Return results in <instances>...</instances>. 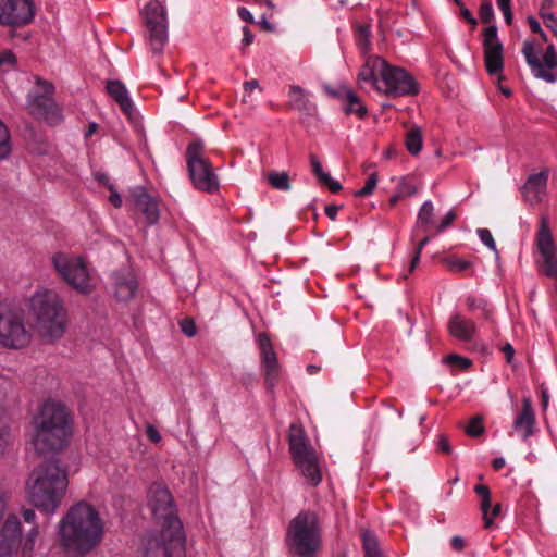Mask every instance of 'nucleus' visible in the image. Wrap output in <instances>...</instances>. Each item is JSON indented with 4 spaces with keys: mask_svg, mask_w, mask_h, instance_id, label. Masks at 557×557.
I'll return each instance as SVG.
<instances>
[{
    "mask_svg": "<svg viewBox=\"0 0 557 557\" xmlns=\"http://www.w3.org/2000/svg\"><path fill=\"white\" fill-rule=\"evenodd\" d=\"M149 506L161 529L145 540L144 557H184L183 524L174 511L169 490L162 485H153L149 490Z\"/></svg>",
    "mask_w": 557,
    "mask_h": 557,
    "instance_id": "obj_1",
    "label": "nucleus"
},
{
    "mask_svg": "<svg viewBox=\"0 0 557 557\" xmlns=\"http://www.w3.org/2000/svg\"><path fill=\"white\" fill-rule=\"evenodd\" d=\"M58 534L65 549L85 555L101 543L104 525L96 508L82 500L73 505L60 520Z\"/></svg>",
    "mask_w": 557,
    "mask_h": 557,
    "instance_id": "obj_2",
    "label": "nucleus"
},
{
    "mask_svg": "<svg viewBox=\"0 0 557 557\" xmlns=\"http://www.w3.org/2000/svg\"><path fill=\"white\" fill-rule=\"evenodd\" d=\"M27 311L33 329L45 343H54L64 336L67 310L57 290L38 287L28 299Z\"/></svg>",
    "mask_w": 557,
    "mask_h": 557,
    "instance_id": "obj_3",
    "label": "nucleus"
},
{
    "mask_svg": "<svg viewBox=\"0 0 557 557\" xmlns=\"http://www.w3.org/2000/svg\"><path fill=\"white\" fill-rule=\"evenodd\" d=\"M66 488V472L54 461L35 468L25 487L28 502L49 516H52L61 505Z\"/></svg>",
    "mask_w": 557,
    "mask_h": 557,
    "instance_id": "obj_4",
    "label": "nucleus"
},
{
    "mask_svg": "<svg viewBox=\"0 0 557 557\" xmlns=\"http://www.w3.org/2000/svg\"><path fill=\"white\" fill-rule=\"evenodd\" d=\"M32 443L40 454L62 449L71 435L69 416L65 408L54 401H45L33 419Z\"/></svg>",
    "mask_w": 557,
    "mask_h": 557,
    "instance_id": "obj_5",
    "label": "nucleus"
},
{
    "mask_svg": "<svg viewBox=\"0 0 557 557\" xmlns=\"http://www.w3.org/2000/svg\"><path fill=\"white\" fill-rule=\"evenodd\" d=\"M51 264L58 276L76 293L89 295L96 289L97 280L82 257L59 251L52 255Z\"/></svg>",
    "mask_w": 557,
    "mask_h": 557,
    "instance_id": "obj_6",
    "label": "nucleus"
},
{
    "mask_svg": "<svg viewBox=\"0 0 557 557\" xmlns=\"http://www.w3.org/2000/svg\"><path fill=\"white\" fill-rule=\"evenodd\" d=\"M286 541L297 556L314 557L321 542L317 515L299 512L289 523Z\"/></svg>",
    "mask_w": 557,
    "mask_h": 557,
    "instance_id": "obj_7",
    "label": "nucleus"
},
{
    "mask_svg": "<svg viewBox=\"0 0 557 557\" xmlns=\"http://www.w3.org/2000/svg\"><path fill=\"white\" fill-rule=\"evenodd\" d=\"M289 450L296 467L308 484L317 486L322 481L319 458L307 441L301 426L292 424L288 432Z\"/></svg>",
    "mask_w": 557,
    "mask_h": 557,
    "instance_id": "obj_8",
    "label": "nucleus"
},
{
    "mask_svg": "<svg viewBox=\"0 0 557 557\" xmlns=\"http://www.w3.org/2000/svg\"><path fill=\"white\" fill-rule=\"evenodd\" d=\"M32 339L27 330L24 313L20 308L9 304H0V346L9 349L26 347Z\"/></svg>",
    "mask_w": 557,
    "mask_h": 557,
    "instance_id": "obj_9",
    "label": "nucleus"
},
{
    "mask_svg": "<svg viewBox=\"0 0 557 557\" xmlns=\"http://www.w3.org/2000/svg\"><path fill=\"white\" fill-rule=\"evenodd\" d=\"M203 146L199 141L191 143L186 151L187 165L193 185L206 193L219 189V180L210 162L202 156Z\"/></svg>",
    "mask_w": 557,
    "mask_h": 557,
    "instance_id": "obj_10",
    "label": "nucleus"
},
{
    "mask_svg": "<svg viewBox=\"0 0 557 557\" xmlns=\"http://www.w3.org/2000/svg\"><path fill=\"white\" fill-rule=\"evenodd\" d=\"M53 86L45 81L37 79V87L28 94L27 108L29 113L50 125H57L62 121L61 109L51 98Z\"/></svg>",
    "mask_w": 557,
    "mask_h": 557,
    "instance_id": "obj_11",
    "label": "nucleus"
},
{
    "mask_svg": "<svg viewBox=\"0 0 557 557\" xmlns=\"http://www.w3.org/2000/svg\"><path fill=\"white\" fill-rule=\"evenodd\" d=\"M149 33V44L154 53H160L168 40V17L164 5L159 0H150L143 10Z\"/></svg>",
    "mask_w": 557,
    "mask_h": 557,
    "instance_id": "obj_12",
    "label": "nucleus"
},
{
    "mask_svg": "<svg viewBox=\"0 0 557 557\" xmlns=\"http://www.w3.org/2000/svg\"><path fill=\"white\" fill-rule=\"evenodd\" d=\"M535 247L540 255L537 265L544 275L557 278L556 244L549 230V220L543 215L540 220L539 231L535 236Z\"/></svg>",
    "mask_w": 557,
    "mask_h": 557,
    "instance_id": "obj_13",
    "label": "nucleus"
},
{
    "mask_svg": "<svg viewBox=\"0 0 557 557\" xmlns=\"http://www.w3.org/2000/svg\"><path fill=\"white\" fill-rule=\"evenodd\" d=\"M376 90L396 98L414 95L418 92V87L413 77L404 69L389 65L386 62L380 85H376Z\"/></svg>",
    "mask_w": 557,
    "mask_h": 557,
    "instance_id": "obj_14",
    "label": "nucleus"
},
{
    "mask_svg": "<svg viewBox=\"0 0 557 557\" xmlns=\"http://www.w3.org/2000/svg\"><path fill=\"white\" fill-rule=\"evenodd\" d=\"M35 17L33 0H0V26L20 28Z\"/></svg>",
    "mask_w": 557,
    "mask_h": 557,
    "instance_id": "obj_15",
    "label": "nucleus"
},
{
    "mask_svg": "<svg viewBox=\"0 0 557 557\" xmlns=\"http://www.w3.org/2000/svg\"><path fill=\"white\" fill-rule=\"evenodd\" d=\"M522 53L525 58L528 65L531 69L532 74L540 79L547 83H555L556 76L552 72L557 66V54L553 45H549L543 55V62L540 61L534 44L531 41H524Z\"/></svg>",
    "mask_w": 557,
    "mask_h": 557,
    "instance_id": "obj_16",
    "label": "nucleus"
},
{
    "mask_svg": "<svg viewBox=\"0 0 557 557\" xmlns=\"http://www.w3.org/2000/svg\"><path fill=\"white\" fill-rule=\"evenodd\" d=\"M484 63L488 74L495 75L503 71V45L497 37V27L491 25L483 33Z\"/></svg>",
    "mask_w": 557,
    "mask_h": 557,
    "instance_id": "obj_17",
    "label": "nucleus"
},
{
    "mask_svg": "<svg viewBox=\"0 0 557 557\" xmlns=\"http://www.w3.org/2000/svg\"><path fill=\"white\" fill-rule=\"evenodd\" d=\"M22 541L21 523L15 515L7 518L0 531V557H13Z\"/></svg>",
    "mask_w": 557,
    "mask_h": 557,
    "instance_id": "obj_18",
    "label": "nucleus"
},
{
    "mask_svg": "<svg viewBox=\"0 0 557 557\" xmlns=\"http://www.w3.org/2000/svg\"><path fill=\"white\" fill-rule=\"evenodd\" d=\"M258 342L264 369L265 383L270 388H273L280 377L278 360L275 351L273 350L270 338L267 335H259Z\"/></svg>",
    "mask_w": 557,
    "mask_h": 557,
    "instance_id": "obj_19",
    "label": "nucleus"
},
{
    "mask_svg": "<svg viewBox=\"0 0 557 557\" xmlns=\"http://www.w3.org/2000/svg\"><path fill=\"white\" fill-rule=\"evenodd\" d=\"M129 199L135 209L144 214L148 224H154L158 222V202L150 194H148L145 187L136 186L132 188Z\"/></svg>",
    "mask_w": 557,
    "mask_h": 557,
    "instance_id": "obj_20",
    "label": "nucleus"
},
{
    "mask_svg": "<svg viewBox=\"0 0 557 557\" xmlns=\"http://www.w3.org/2000/svg\"><path fill=\"white\" fill-rule=\"evenodd\" d=\"M548 171L531 174L522 187V195L531 206L540 203L547 190Z\"/></svg>",
    "mask_w": 557,
    "mask_h": 557,
    "instance_id": "obj_21",
    "label": "nucleus"
},
{
    "mask_svg": "<svg viewBox=\"0 0 557 557\" xmlns=\"http://www.w3.org/2000/svg\"><path fill=\"white\" fill-rule=\"evenodd\" d=\"M385 64L386 61L381 57H369L358 74L360 87L366 88L369 85L376 89V85H380V79L383 76Z\"/></svg>",
    "mask_w": 557,
    "mask_h": 557,
    "instance_id": "obj_22",
    "label": "nucleus"
},
{
    "mask_svg": "<svg viewBox=\"0 0 557 557\" xmlns=\"http://www.w3.org/2000/svg\"><path fill=\"white\" fill-rule=\"evenodd\" d=\"M114 296L120 301H128L135 296L137 282L129 271H117L112 274Z\"/></svg>",
    "mask_w": 557,
    "mask_h": 557,
    "instance_id": "obj_23",
    "label": "nucleus"
},
{
    "mask_svg": "<svg viewBox=\"0 0 557 557\" xmlns=\"http://www.w3.org/2000/svg\"><path fill=\"white\" fill-rule=\"evenodd\" d=\"M512 428L522 440H527L533 435L535 428V414L530 397H524L522 399V410L515 418Z\"/></svg>",
    "mask_w": 557,
    "mask_h": 557,
    "instance_id": "obj_24",
    "label": "nucleus"
},
{
    "mask_svg": "<svg viewBox=\"0 0 557 557\" xmlns=\"http://www.w3.org/2000/svg\"><path fill=\"white\" fill-rule=\"evenodd\" d=\"M288 107L297 110L301 115L312 116L317 112L315 104L310 100V95L298 85H290L288 89Z\"/></svg>",
    "mask_w": 557,
    "mask_h": 557,
    "instance_id": "obj_25",
    "label": "nucleus"
},
{
    "mask_svg": "<svg viewBox=\"0 0 557 557\" xmlns=\"http://www.w3.org/2000/svg\"><path fill=\"white\" fill-rule=\"evenodd\" d=\"M447 329L449 334L457 339L471 342L475 333V323L472 320L456 313L450 317Z\"/></svg>",
    "mask_w": 557,
    "mask_h": 557,
    "instance_id": "obj_26",
    "label": "nucleus"
},
{
    "mask_svg": "<svg viewBox=\"0 0 557 557\" xmlns=\"http://www.w3.org/2000/svg\"><path fill=\"white\" fill-rule=\"evenodd\" d=\"M343 100L344 111L347 114L355 113L360 119L367 115V108L361 102L359 97L355 94L354 90L346 86H342L338 88L337 92L334 94Z\"/></svg>",
    "mask_w": 557,
    "mask_h": 557,
    "instance_id": "obj_27",
    "label": "nucleus"
},
{
    "mask_svg": "<svg viewBox=\"0 0 557 557\" xmlns=\"http://www.w3.org/2000/svg\"><path fill=\"white\" fill-rule=\"evenodd\" d=\"M107 90L110 96L119 103L123 112H125L127 115H131L133 110V102L125 85L120 81H110L107 85Z\"/></svg>",
    "mask_w": 557,
    "mask_h": 557,
    "instance_id": "obj_28",
    "label": "nucleus"
},
{
    "mask_svg": "<svg viewBox=\"0 0 557 557\" xmlns=\"http://www.w3.org/2000/svg\"><path fill=\"white\" fill-rule=\"evenodd\" d=\"M361 537L366 557H383L377 539L374 534L369 531H363Z\"/></svg>",
    "mask_w": 557,
    "mask_h": 557,
    "instance_id": "obj_29",
    "label": "nucleus"
},
{
    "mask_svg": "<svg viewBox=\"0 0 557 557\" xmlns=\"http://www.w3.org/2000/svg\"><path fill=\"white\" fill-rule=\"evenodd\" d=\"M443 263L453 273H462L472 268V262L467 259H462L458 256L451 255L444 257Z\"/></svg>",
    "mask_w": 557,
    "mask_h": 557,
    "instance_id": "obj_30",
    "label": "nucleus"
},
{
    "mask_svg": "<svg viewBox=\"0 0 557 557\" xmlns=\"http://www.w3.org/2000/svg\"><path fill=\"white\" fill-rule=\"evenodd\" d=\"M268 182L277 190L287 191L290 189V182L287 172L272 171L268 174Z\"/></svg>",
    "mask_w": 557,
    "mask_h": 557,
    "instance_id": "obj_31",
    "label": "nucleus"
},
{
    "mask_svg": "<svg viewBox=\"0 0 557 557\" xmlns=\"http://www.w3.org/2000/svg\"><path fill=\"white\" fill-rule=\"evenodd\" d=\"M406 147L408 151L416 156L422 149V134L419 127H413L407 133Z\"/></svg>",
    "mask_w": 557,
    "mask_h": 557,
    "instance_id": "obj_32",
    "label": "nucleus"
},
{
    "mask_svg": "<svg viewBox=\"0 0 557 557\" xmlns=\"http://www.w3.org/2000/svg\"><path fill=\"white\" fill-rule=\"evenodd\" d=\"M433 214H434V206H433L432 201L428 200V201L423 202L418 212L417 222H416L417 227L424 228L425 226L430 225L433 220Z\"/></svg>",
    "mask_w": 557,
    "mask_h": 557,
    "instance_id": "obj_33",
    "label": "nucleus"
},
{
    "mask_svg": "<svg viewBox=\"0 0 557 557\" xmlns=\"http://www.w3.org/2000/svg\"><path fill=\"white\" fill-rule=\"evenodd\" d=\"M11 151L10 132L7 125L0 120V161L8 159Z\"/></svg>",
    "mask_w": 557,
    "mask_h": 557,
    "instance_id": "obj_34",
    "label": "nucleus"
},
{
    "mask_svg": "<svg viewBox=\"0 0 557 557\" xmlns=\"http://www.w3.org/2000/svg\"><path fill=\"white\" fill-rule=\"evenodd\" d=\"M370 27L368 25H358L356 28V40L359 48L366 52L370 45Z\"/></svg>",
    "mask_w": 557,
    "mask_h": 557,
    "instance_id": "obj_35",
    "label": "nucleus"
},
{
    "mask_svg": "<svg viewBox=\"0 0 557 557\" xmlns=\"http://www.w3.org/2000/svg\"><path fill=\"white\" fill-rule=\"evenodd\" d=\"M38 536H39V529L37 525H34L27 532L26 537L24 540V544H23V556L24 557H27L32 554Z\"/></svg>",
    "mask_w": 557,
    "mask_h": 557,
    "instance_id": "obj_36",
    "label": "nucleus"
},
{
    "mask_svg": "<svg viewBox=\"0 0 557 557\" xmlns=\"http://www.w3.org/2000/svg\"><path fill=\"white\" fill-rule=\"evenodd\" d=\"M465 432L469 436H473V437H476V436H480L481 434H483L484 426L482 423V418L480 416L473 417L470 420L469 424L465 428Z\"/></svg>",
    "mask_w": 557,
    "mask_h": 557,
    "instance_id": "obj_37",
    "label": "nucleus"
},
{
    "mask_svg": "<svg viewBox=\"0 0 557 557\" xmlns=\"http://www.w3.org/2000/svg\"><path fill=\"white\" fill-rule=\"evenodd\" d=\"M397 195L410 197L417 193V187L407 178H400L396 186Z\"/></svg>",
    "mask_w": 557,
    "mask_h": 557,
    "instance_id": "obj_38",
    "label": "nucleus"
},
{
    "mask_svg": "<svg viewBox=\"0 0 557 557\" xmlns=\"http://www.w3.org/2000/svg\"><path fill=\"white\" fill-rule=\"evenodd\" d=\"M476 233L481 242L491 250H493L496 255H498L496 243L493 238L492 233L487 228H479Z\"/></svg>",
    "mask_w": 557,
    "mask_h": 557,
    "instance_id": "obj_39",
    "label": "nucleus"
},
{
    "mask_svg": "<svg viewBox=\"0 0 557 557\" xmlns=\"http://www.w3.org/2000/svg\"><path fill=\"white\" fill-rule=\"evenodd\" d=\"M377 184V177L375 174H371L367 181H366V184L364 186L359 189L358 191H356V196L357 197H366V196H369L373 193L375 186Z\"/></svg>",
    "mask_w": 557,
    "mask_h": 557,
    "instance_id": "obj_40",
    "label": "nucleus"
},
{
    "mask_svg": "<svg viewBox=\"0 0 557 557\" xmlns=\"http://www.w3.org/2000/svg\"><path fill=\"white\" fill-rule=\"evenodd\" d=\"M15 63L16 58L10 50H4L0 53V67L3 71H9L13 69Z\"/></svg>",
    "mask_w": 557,
    "mask_h": 557,
    "instance_id": "obj_41",
    "label": "nucleus"
},
{
    "mask_svg": "<svg viewBox=\"0 0 557 557\" xmlns=\"http://www.w3.org/2000/svg\"><path fill=\"white\" fill-rule=\"evenodd\" d=\"M480 18L484 23H490L494 18V10L491 0H484L480 7Z\"/></svg>",
    "mask_w": 557,
    "mask_h": 557,
    "instance_id": "obj_42",
    "label": "nucleus"
},
{
    "mask_svg": "<svg viewBox=\"0 0 557 557\" xmlns=\"http://www.w3.org/2000/svg\"><path fill=\"white\" fill-rule=\"evenodd\" d=\"M492 507L493 506L491 504V497L486 498V499H481L480 509H481L482 515H483L484 528L485 529H490L492 527V517L490 516V510H491Z\"/></svg>",
    "mask_w": 557,
    "mask_h": 557,
    "instance_id": "obj_43",
    "label": "nucleus"
},
{
    "mask_svg": "<svg viewBox=\"0 0 557 557\" xmlns=\"http://www.w3.org/2000/svg\"><path fill=\"white\" fill-rule=\"evenodd\" d=\"M318 178L322 184L326 185L332 193H337L342 189L341 183L333 180L326 172H323L322 175L318 176Z\"/></svg>",
    "mask_w": 557,
    "mask_h": 557,
    "instance_id": "obj_44",
    "label": "nucleus"
},
{
    "mask_svg": "<svg viewBox=\"0 0 557 557\" xmlns=\"http://www.w3.org/2000/svg\"><path fill=\"white\" fill-rule=\"evenodd\" d=\"M446 362L451 366H458L462 369H467L471 366V361L468 358L461 357L459 355H449L446 357Z\"/></svg>",
    "mask_w": 557,
    "mask_h": 557,
    "instance_id": "obj_45",
    "label": "nucleus"
},
{
    "mask_svg": "<svg viewBox=\"0 0 557 557\" xmlns=\"http://www.w3.org/2000/svg\"><path fill=\"white\" fill-rule=\"evenodd\" d=\"M11 498V493L0 487V521L3 519V516L8 509V505Z\"/></svg>",
    "mask_w": 557,
    "mask_h": 557,
    "instance_id": "obj_46",
    "label": "nucleus"
},
{
    "mask_svg": "<svg viewBox=\"0 0 557 557\" xmlns=\"http://www.w3.org/2000/svg\"><path fill=\"white\" fill-rule=\"evenodd\" d=\"M181 331L188 337H193L197 333V327L191 320L184 319L180 323Z\"/></svg>",
    "mask_w": 557,
    "mask_h": 557,
    "instance_id": "obj_47",
    "label": "nucleus"
},
{
    "mask_svg": "<svg viewBox=\"0 0 557 557\" xmlns=\"http://www.w3.org/2000/svg\"><path fill=\"white\" fill-rule=\"evenodd\" d=\"M429 242H430V238H429L428 236H426V237H424V238H422V239L419 242V244H418V246H417V248H416V252H414L413 259H412L411 264H410V269H409V271H410V272H411V271H413V270H414V268L417 267V264H418V262H419V260H420L421 251H422L423 247H424Z\"/></svg>",
    "mask_w": 557,
    "mask_h": 557,
    "instance_id": "obj_48",
    "label": "nucleus"
},
{
    "mask_svg": "<svg viewBox=\"0 0 557 557\" xmlns=\"http://www.w3.org/2000/svg\"><path fill=\"white\" fill-rule=\"evenodd\" d=\"M146 435L152 443H159L162 440L159 430L152 424L147 425Z\"/></svg>",
    "mask_w": 557,
    "mask_h": 557,
    "instance_id": "obj_49",
    "label": "nucleus"
},
{
    "mask_svg": "<svg viewBox=\"0 0 557 557\" xmlns=\"http://www.w3.org/2000/svg\"><path fill=\"white\" fill-rule=\"evenodd\" d=\"M455 219H456V213L453 210L448 211L446 213V215L443 218L442 222L440 223L437 231L438 232L444 231L447 226H449L454 222Z\"/></svg>",
    "mask_w": 557,
    "mask_h": 557,
    "instance_id": "obj_50",
    "label": "nucleus"
},
{
    "mask_svg": "<svg viewBox=\"0 0 557 557\" xmlns=\"http://www.w3.org/2000/svg\"><path fill=\"white\" fill-rule=\"evenodd\" d=\"M239 17L247 23H255L253 15L245 7H239L237 10Z\"/></svg>",
    "mask_w": 557,
    "mask_h": 557,
    "instance_id": "obj_51",
    "label": "nucleus"
},
{
    "mask_svg": "<svg viewBox=\"0 0 557 557\" xmlns=\"http://www.w3.org/2000/svg\"><path fill=\"white\" fill-rule=\"evenodd\" d=\"M310 163H311L312 172L314 173V175L317 177L322 175V173L324 171H323L321 162L318 160V158L315 156L310 157Z\"/></svg>",
    "mask_w": 557,
    "mask_h": 557,
    "instance_id": "obj_52",
    "label": "nucleus"
},
{
    "mask_svg": "<svg viewBox=\"0 0 557 557\" xmlns=\"http://www.w3.org/2000/svg\"><path fill=\"white\" fill-rule=\"evenodd\" d=\"M438 448L441 451L445 454L451 453V446L449 445L448 438L445 435H441L438 437Z\"/></svg>",
    "mask_w": 557,
    "mask_h": 557,
    "instance_id": "obj_53",
    "label": "nucleus"
},
{
    "mask_svg": "<svg viewBox=\"0 0 557 557\" xmlns=\"http://www.w3.org/2000/svg\"><path fill=\"white\" fill-rule=\"evenodd\" d=\"M540 15L544 20V23L547 27H548V24L557 23V17L550 12H546L545 10L541 9Z\"/></svg>",
    "mask_w": 557,
    "mask_h": 557,
    "instance_id": "obj_54",
    "label": "nucleus"
},
{
    "mask_svg": "<svg viewBox=\"0 0 557 557\" xmlns=\"http://www.w3.org/2000/svg\"><path fill=\"white\" fill-rule=\"evenodd\" d=\"M450 545L455 550H461L465 548V540L459 535H455L450 540Z\"/></svg>",
    "mask_w": 557,
    "mask_h": 557,
    "instance_id": "obj_55",
    "label": "nucleus"
},
{
    "mask_svg": "<svg viewBox=\"0 0 557 557\" xmlns=\"http://www.w3.org/2000/svg\"><path fill=\"white\" fill-rule=\"evenodd\" d=\"M528 23L533 33H536L539 35H544V32H543L540 23L533 16L528 17Z\"/></svg>",
    "mask_w": 557,
    "mask_h": 557,
    "instance_id": "obj_56",
    "label": "nucleus"
},
{
    "mask_svg": "<svg viewBox=\"0 0 557 557\" xmlns=\"http://www.w3.org/2000/svg\"><path fill=\"white\" fill-rule=\"evenodd\" d=\"M474 492L481 497V499L491 497L490 488L486 485H475Z\"/></svg>",
    "mask_w": 557,
    "mask_h": 557,
    "instance_id": "obj_57",
    "label": "nucleus"
},
{
    "mask_svg": "<svg viewBox=\"0 0 557 557\" xmlns=\"http://www.w3.org/2000/svg\"><path fill=\"white\" fill-rule=\"evenodd\" d=\"M243 35L244 36H243L242 42H243V45L245 47H247V46H249L253 41V34L251 33V30L247 26H245L243 28Z\"/></svg>",
    "mask_w": 557,
    "mask_h": 557,
    "instance_id": "obj_58",
    "label": "nucleus"
},
{
    "mask_svg": "<svg viewBox=\"0 0 557 557\" xmlns=\"http://www.w3.org/2000/svg\"><path fill=\"white\" fill-rule=\"evenodd\" d=\"M22 516H23V519H24L25 522H27V523H34L35 522L36 512L33 509H30V508L24 509L22 511Z\"/></svg>",
    "mask_w": 557,
    "mask_h": 557,
    "instance_id": "obj_59",
    "label": "nucleus"
},
{
    "mask_svg": "<svg viewBox=\"0 0 557 557\" xmlns=\"http://www.w3.org/2000/svg\"><path fill=\"white\" fill-rule=\"evenodd\" d=\"M460 13H461V16L468 21L469 23H471L473 26L476 25V20L472 16L471 12L465 8V7H461L460 8Z\"/></svg>",
    "mask_w": 557,
    "mask_h": 557,
    "instance_id": "obj_60",
    "label": "nucleus"
},
{
    "mask_svg": "<svg viewBox=\"0 0 557 557\" xmlns=\"http://www.w3.org/2000/svg\"><path fill=\"white\" fill-rule=\"evenodd\" d=\"M259 24H260L261 28L267 30V32H274L275 30V26L268 21L265 15L261 16V18L259 21Z\"/></svg>",
    "mask_w": 557,
    "mask_h": 557,
    "instance_id": "obj_61",
    "label": "nucleus"
},
{
    "mask_svg": "<svg viewBox=\"0 0 557 557\" xmlns=\"http://www.w3.org/2000/svg\"><path fill=\"white\" fill-rule=\"evenodd\" d=\"M339 207L335 205H329L325 207V214L331 219L335 220L338 213Z\"/></svg>",
    "mask_w": 557,
    "mask_h": 557,
    "instance_id": "obj_62",
    "label": "nucleus"
},
{
    "mask_svg": "<svg viewBox=\"0 0 557 557\" xmlns=\"http://www.w3.org/2000/svg\"><path fill=\"white\" fill-rule=\"evenodd\" d=\"M109 200L115 208H120L122 206V197L116 191L112 190Z\"/></svg>",
    "mask_w": 557,
    "mask_h": 557,
    "instance_id": "obj_63",
    "label": "nucleus"
},
{
    "mask_svg": "<svg viewBox=\"0 0 557 557\" xmlns=\"http://www.w3.org/2000/svg\"><path fill=\"white\" fill-rule=\"evenodd\" d=\"M259 88V83L257 79L247 81L244 83V89L247 92H251L252 90Z\"/></svg>",
    "mask_w": 557,
    "mask_h": 557,
    "instance_id": "obj_64",
    "label": "nucleus"
}]
</instances>
